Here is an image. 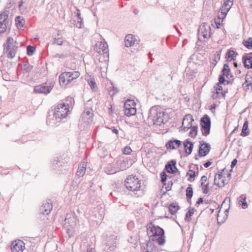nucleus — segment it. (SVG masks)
Listing matches in <instances>:
<instances>
[{"label":"nucleus","instance_id":"a878e982","mask_svg":"<svg viewBox=\"0 0 252 252\" xmlns=\"http://www.w3.org/2000/svg\"><path fill=\"white\" fill-rule=\"evenodd\" d=\"M76 225V222L75 218H72L69 220H64L63 223V228H66L70 226L71 228H74Z\"/></svg>","mask_w":252,"mask_h":252},{"label":"nucleus","instance_id":"58836bf2","mask_svg":"<svg viewBox=\"0 0 252 252\" xmlns=\"http://www.w3.org/2000/svg\"><path fill=\"white\" fill-rule=\"evenodd\" d=\"M88 83L92 90L94 91H95L97 88L94 78L90 76V78L88 79Z\"/></svg>","mask_w":252,"mask_h":252},{"label":"nucleus","instance_id":"c85d7f7f","mask_svg":"<svg viewBox=\"0 0 252 252\" xmlns=\"http://www.w3.org/2000/svg\"><path fill=\"white\" fill-rule=\"evenodd\" d=\"M179 209L180 207L176 203H172L168 206L169 212L172 215H175Z\"/></svg>","mask_w":252,"mask_h":252},{"label":"nucleus","instance_id":"603ef678","mask_svg":"<svg viewBox=\"0 0 252 252\" xmlns=\"http://www.w3.org/2000/svg\"><path fill=\"white\" fill-rule=\"evenodd\" d=\"M200 187L202 188V192L204 194H207L209 191V184L201 183Z\"/></svg>","mask_w":252,"mask_h":252},{"label":"nucleus","instance_id":"b1692460","mask_svg":"<svg viewBox=\"0 0 252 252\" xmlns=\"http://www.w3.org/2000/svg\"><path fill=\"white\" fill-rule=\"evenodd\" d=\"M110 240H112V242L107 241L106 244L107 246H109L108 249L110 251H113L115 249L116 247V237L114 235L111 236L110 237Z\"/></svg>","mask_w":252,"mask_h":252},{"label":"nucleus","instance_id":"5701e85b","mask_svg":"<svg viewBox=\"0 0 252 252\" xmlns=\"http://www.w3.org/2000/svg\"><path fill=\"white\" fill-rule=\"evenodd\" d=\"M118 171V168H115V165L114 164H108L105 168V172L107 174H113Z\"/></svg>","mask_w":252,"mask_h":252},{"label":"nucleus","instance_id":"4468645a","mask_svg":"<svg viewBox=\"0 0 252 252\" xmlns=\"http://www.w3.org/2000/svg\"><path fill=\"white\" fill-rule=\"evenodd\" d=\"M176 161L174 159L171 160L165 165V169L170 174H175L178 172V170L176 166ZM179 173L180 172H179Z\"/></svg>","mask_w":252,"mask_h":252},{"label":"nucleus","instance_id":"4c0bfd02","mask_svg":"<svg viewBox=\"0 0 252 252\" xmlns=\"http://www.w3.org/2000/svg\"><path fill=\"white\" fill-rule=\"evenodd\" d=\"M136 113V109L134 107H132V108H126V110H125V114L127 117L135 115Z\"/></svg>","mask_w":252,"mask_h":252},{"label":"nucleus","instance_id":"393cba45","mask_svg":"<svg viewBox=\"0 0 252 252\" xmlns=\"http://www.w3.org/2000/svg\"><path fill=\"white\" fill-rule=\"evenodd\" d=\"M51 211L46 210V209H43V208H39L38 217L40 219L45 220V218L49 215Z\"/></svg>","mask_w":252,"mask_h":252},{"label":"nucleus","instance_id":"f8f14e48","mask_svg":"<svg viewBox=\"0 0 252 252\" xmlns=\"http://www.w3.org/2000/svg\"><path fill=\"white\" fill-rule=\"evenodd\" d=\"M211 150L210 145L203 141H199L198 150V156L199 157H205L207 155Z\"/></svg>","mask_w":252,"mask_h":252},{"label":"nucleus","instance_id":"9d476101","mask_svg":"<svg viewBox=\"0 0 252 252\" xmlns=\"http://www.w3.org/2000/svg\"><path fill=\"white\" fill-rule=\"evenodd\" d=\"M198 35H201L204 38L211 37V27L208 23H203L198 29Z\"/></svg>","mask_w":252,"mask_h":252},{"label":"nucleus","instance_id":"2eb2a0df","mask_svg":"<svg viewBox=\"0 0 252 252\" xmlns=\"http://www.w3.org/2000/svg\"><path fill=\"white\" fill-rule=\"evenodd\" d=\"M182 142L180 140L172 138L166 142L165 147L167 149L174 150L179 148Z\"/></svg>","mask_w":252,"mask_h":252},{"label":"nucleus","instance_id":"e433bc0d","mask_svg":"<svg viewBox=\"0 0 252 252\" xmlns=\"http://www.w3.org/2000/svg\"><path fill=\"white\" fill-rule=\"evenodd\" d=\"M194 208L189 207V210L186 213L185 218V220L187 222H189L191 220V217L194 214L195 211Z\"/></svg>","mask_w":252,"mask_h":252},{"label":"nucleus","instance_id":"6e6552de","mask_svg":"<svg viewBox=\"0 0 252 252\" xmlns=\"http://www.w3.org/2000/svg\"><path fill=\"white\" fill-rule=\"evenodd\" d=\"M8 14L4 11L0 14V33H3L7 29L10 30L12 21L8 19Z\"/></svg>","mask_w":252,"mask_h":252},{"label":"nucleus","instance_id":"a18cd8bd","mask_svg":"<svg viewBox=\"0 0 252 252\" xmlns=\"http://www.w3.org/2000/svg\"><path fill=\"white\" fill-rule=\"evenodd\" d=\"M221 53V50H220L219 51H217L216 53L215 54V58L213 62H212V64H214V67L216 66L218 61L220 60Z\"/></svg>","mask_w":252,"mask_h":252},{"label":"nucleus","instance_id":"1a4fd4ad","mask_svg":"<svg viewBox=\"0 0 252 252\" xmlns=\"http://www.w3.org/2000/svg\"><path fill=\"white\" fill-rule=\"evenodd\" d=\"M51 167L53 170L59 171L66 170L67 165L63 160H59L58 158H55L51 161Z\"/></svg>","mask_w":252,"mask_h":252},{"label":"nucleus","instance_id":"39448f33","mask_svg":"<svg viewBox=\"0 0 252 252\" xmlns=\"http://www.w3.org/2000/svg\"><path fill=\"white\" fill-rule=\"evenodd\" d=\"M68 108L69 105L67 104H65L64 102L59 104L54 108V118L56 120L58 119L61 120L62 119L65 118L68 111Z\"/></svg>","mask_w":252,"mask_h":252},{"label":"nucleus","instance_id":"052dcab7","mask_svg":"<svg viewBox=\"0 0 252 252\" xmlns=\"http://www.w3.org/2000/svg\"><path fill=\"white\" fill-rule=\"evenodd\" d=\"M225 82H226L225 79V76L222 74L219 75V82L217 83H219V84H223Z\"/></svg>","mask_w":252,"mask_h":252},{"label":"nucleus","instance_id":"3c124183","mask_svg":"<svg viewBox=\"0 0 252 252\" xmlns=\"http://www.w3.org/2000/svg\"><path fill=\"white\" fill-rule=\"evenodd\" d=\"M160 178H161L160 181H161V183L163 185H165L166 180H167V175L166 172L164 171L161 172V173L160 174Z\"/></svg>","mask_w":252,"mask_h":252},{"label":"nucleus","instance_id":"49530a36","mask_svg":"<svg viewBox=\"0 0 252 252\" xmlns=\"http://www.w3.org/2000/svg\"><path fill=\"white\" fill-rule=\"evenodd\" d=\"M74 22L76 23L75 25L78 28H82L84 27L83 25V18L81 17H79V18H76V19L74 20Z\"/></svg>","mask_w":252,"mask_h":252},{"label":"nucleus","instance_id":"e2e57ef3","mask_svg":"<svg viewBox=\"0 0 252 252\" xmlns=\"http://www.w3.org/2000/svg\"><path fill=\"white\" fill-rule=\"evenodd\" d=\"M221 95L220 93V92H214L212 95V97L213 99L219 98Z\"/></svg>","mask_w":252,"mask_h":252},{"label":"nucleus","instance_id":"473e14b6","mask_svg":"<svg viewBox=\"0 0 252 252\" xmlns=\"http://www.w3.org/2000/svg\"><path fill=\"white\" fill-rule=\"evenodd\" d=\"M249 122L248 121H246L243 126L242 131L241 133V135L242 136H246L249 134V130L248 128Z\"/></svg>","mask_w":252,"mask_h":252},{"label":"nucleus","instance_id":"bb28decb","mask_svg":"<svg viewBox=\"0 0 252 252\" xmlns=\"http://www.w3.org/2000/svg\"><path fill=\"white\" fill-rule=\"evenodd\" d=\"M230 69L229 68V66L228 63H225L223 65V68L221 71L222 73V75L226 76V77H232L233 75L230 73Z\"/></svg>","mask_w":252,"mask_h":252},{"label":"nucleus","instance_id":"bf43d9fd","mask_svg":"<svg viewBox=\"0 0 252 252\" xmlns=\"http://www.w3.org/2000/svg\"><path fill=\"white\" fill-rule=\"evenodd\" d=\"M15 22L18 27H23V24L20 20V16H18L15 18Z\"/></svg>","mask_w":252,"mask_h":252},{"label":"nucleus","instance_id":"f3484780","mask_svg":"<svg viewBox=\"0 0 252 252\" xmlns=\"http://www.w3.org/2000/svg\"><path fill=\"white\" fill-rule=\"evenodd\" d=\"M143 247L145 250V252H160L158 247L150 241L143 245Z\"/></svg>","mask_w":252,"mask_h":252},{"label":"nucleus","instance_id":"f704fd0d","mask_svg":"<svg viewBox=\"0 0 252 252\" xmlns=\"http://www.w3.org/2000/svg\"><path fill=\"white\" fill-rule=\"evenodd\" d=\"M40 208H43V209H46V210L52 211L53 209V205L50 200H45L43 202Z\"/></svg>","mask_w":252,"mask_h":252},{"label":"nucleus","instance_id":"7ed1b4c3","mask_svg":"<svg viewBox=\"0 0 252 252\" xmlns=\"http://www.w3.org/2000/svg\"><path fill=\"white\" fill-rule=\"evenodd\" d=\"M149 117L153 118L154 124L161 126L168 121V114L163 111H158L156 108L152 107L149 111Z\"/></svg>","mask_w":252,"mask_h":252},{"label":"nucleus","instance_id":"c756f323","mask_svg":"<svg viewBox=\"0 0 252 252\" xmlns=\"http://www.w3.org/2000/svg\"><path fill=\"white\" fill-rule=\"evenodd\" d=\"M118 170L119 171H124L128 168V161L127 159H123L120 160Z\"/></svg>","mask_w":252,"mask_h":252},{"label":"nucleus","instance_id":"338daca9","mask_svg":"<svg viewBox=\"0 0 252 252\" xmlns=\"http://www.w3.org/2000/svg\"><path fill=\"white\" fill-rule=\"evenodd\" d=\"M221 84L217 83L216 86L214 87L215 90L216 92H220L222 91V87L220 86Z\"/></svg>","mask_w":252,"mask_h":252},{"label":"nucleus","instance_id":"a211bd4d","mask_svg":"<svg viewBox=\"0 0 252 252\" xmlns=\"http://www.w3.org/2000/svg\"><path fill=\"white\" fill-rule=\"evenodd\" d=\"M184 146L185 151L187 154V156L191 154L193 148V143L189 139H186L184 142Z\"/></svg>","mask_w":252,"mask_h":252},{"label":"nucleus","instance_id":"412c9836","mask_svg":"<svg viewBox=\"0 0 252 252\" xmlns=\"http://www.w3.org/2000/svg\"><path fill=\"white\" fill-rule=\"evenodd\" d=\"M135 39L134 36L132 34L126 35L125 38V46L127 47L132 46L134 44Z\"/></svg>","mask_w":252,"mask_h":252},{"label":"nucleus","instance_id":"a19ab883","mask_svg":"<svg viewBox=\"0 0 252 252\" xmlns=\"http://www.w3.org/2000/svg\"><path fill=\"white\" fill-rule=\"evenodd\" d=\"M240 201L241 202V207L243 209H245L248 208V204L246 202V196L245 194H242L240 196Z\"/></svg>","mask_w":252,"mask_h":252},{"label":"nucleus","instance_id":"6ab92c4d","mask_svg":"<svg viewBox=\"0 0 252 252\" xmlns=\"http://www.w3.org/2000/svg\"><path fill=\"white\" fill-rule=\"evenodd\" d=\"M242 61L244 66L247 69L252 68V56L250 55H243L242 57Z\"/></svg>","mask_w":252,"mask_h":252},{"label":"nucleus","instance_id":"9b49d317","mask_svg":"<svg viewBox=\"0 0 252 252\" xmlns=\"http://www.w3.org/2000/svg\"><path fill=\"white\" fill-rule=\"evenodd\" d=\"M194 121L192 116L191 114H187L184 117L182 125L181 126L182 130L184 132L187 131L192 126V123Z\"/></svg>","mask_w":252,"mask_h":252},{"label":"nucleus","instance_id":"cd10ccee","mask_svg":"<svg viewBox=\"0 0 252 252\" xmlns=\"http://www.w3.org/2000/svg\"><path fill=\"white\" fill-rule=\"evenodd\" d=\"M193 165H192V164L191 165H189V170L187 173L186 176H189V177L188 179V181L190 182H193L195 178V175L194 174V169H191V168L192 167Z\"/></svg>","mask_w":252,"mask_h":252},{"label":"nucleus","instance_id":"7c9ffc66","mask_svg":"<svg viewBox=\"0 0 252 252\" xmlns=\"http://www.w3.org/2000/svg\"><path fill=\"white\" fill-rule=\"evenodd\" d=\"M92 109L91 108L86 109L83 114V116L84 117H87V119L89 121H91L93 119V116L94 115L93 113H92Z\"/></svg>","mask_w":252,"mask_h":252},{"label":"nucleus","instance_id":"13d9d810","mask_svg":"<svg viewBox=\"0 0 252 252\" xmlns=\"http://www.w3.org/2000/svg\"><path fill=\"white\" fill-rule=\"evenodd\" d=\"M68 55L67 53L61 54L57 53V54L54 55L53 56V57L54 58H60V59H64L66 58L68 56Z\"/></svg>","mask_w":252,"mask_h":252},{"label":"nucleus","instance_id":"0eeeda50","mask_svg":"<svg viewBox=\"0 0 252 252\" xmlns=\"http://www.w3.org/2000/svg\"><path fill=\"white\" fill-rule=\"evenodd\" d=\"M200 129L202 135L207 136L210 133L211 121L210 117L205 114L200 120Z\"/></svg>","mask_w":252,"mask_h":252},{"label":"nucleus","instance_id":"f257e3e1","mask_svg":"<svg viewBox=\"0 0 252 252\" xmlns=\"http://www.w3.org/2000/svg\"><path fill=\"white\" fill-rule=\"evenodd\" d=\"M148 233L151 232L152 235L149 236L150 240L156 241L158 245H163L165 243L164 230L158 225H156L151 222L147 228Z\"/></svg>","mask_w":252,"mask_h":252},{"label":"nucleus","instance_id":"37998d69","mask_svg":"<svg viewBox=\"0 0 252 252\" xmlns=\"http://www.w3.org/2000/svg\"><path fill=\"white\" fill-rule=\"evenodd\" d=\"M99 49L102 50V53L103 54L108 53V45L106 42H101L99 45Z\"/></svg>","mask_w":252,"mask_h":252},{"label":"nucleus","instance_id":"680f3d73","mask_svg":"<svg viewBox=\"0 0 252 252\" xmlns=\"http://www.w3.org/2000/svg\"><path fill=\"white\" fill-rule=\"evenodd\" d=\"M131 151H132V150L131 149L130 147L129 146H126L123 150V153L124 154H125V155L129 154L131 152Z\"/></svg>","mask_w":252,"mask_h":252},{"label":"nucleus","instance_id":"79ce46f5","mask_svg":"<svg viewBox=\"0 0 252 252\" xmlns=\"http://www.w3.org/2000/svg\"><path fill=\"white\" fill-rule=\"evenodd\" d=\"M219 14L217 17V18H215V23L216 25V27L217 29H219L220 28V20H221V21H222L225 18H223L222 17V15H221V13L220 11H219Z\"/></svg>","mask_w":252,"mask_h":252},{"label":"nucleus","instance_id":"69168bd1","mask_svg":"<svg viewBox=\"0 0 252 252\" xmlns=\"http://www.w3.org/2000/svg\"><path fill=\"white\" fill-rule=\"evenodd\" d=\"M126 103L129 104L131 106L135 107L136 103L134 100L132 99H127L126 101Z\"/></svg>","mask_w":252,"mask_h":252},{"label":"nucleus","instance_id":"6e6d98bb","mask_svg":"<svg viewBox=\"0 0 252 252\" xmlns=\"http://www.w3.org/2000/svg\"><path fill=\"white\" fill-rule=\"evenodd\" d=\"M252 81H248V83H245L243 84V87L245 89L246 91H247L248 90H250L252 91Z\"/></svg>","mask_w":252,"mask_h":252},{"label":"nucleus","instance_id":"ea45409f","mask_svg":"<svg viewBox=\"0 0 252 252\" xmlns=\"http://www.w3.org/2000/svg\"><path fill=\"white\" fill-rule=\"evenodd\" d=\"M190 131L189 132V136L192 138H195L198 132V126L197 125L192 126L190 128Z\"/></svg>","mask_w":252,"mask_h":252},{"label":"nucleus","instance_id":"09e8293b","mask_svg":"<svg viewBox=\"0 0 252 252\" xmlns=\"http://www.w3.org/2000/svg\"><path fill=\"white\" fill-rule=\"evenodd\" d=\"M86 171V168L84 166H79L77 169L76 175L79 177H82Z\"/></svg>","mask_w":252,"mask_h":252},{"label":"nucleus","instance_id":"864d4df0","mask_svg":"<svg viewBox=\"0 0 252 252\" xmlns=\"http://www.w3.org/2000/svg\"><path fill=\"white\" fill-rule=\"evenodd\" d=\"M23 66L24 71L28 73L30 72L32 69L33 68V66L30 64L29 63H24Z\"/></svg>","mask_w":252,"mask_h":252},{"label":"nucleus","instance_id":"c9c22d12","mask_svg":"<svg viewBox=\"0 0 252 252\" xmlns=\"http://www.w3.org/2000/svg\"><path fill=\"white\" fill-rule=\"evenodd\" d=\"M193 189L191 185H189L188 187L186 189V198L187 200L191 199L193 196Z\"/></svg>","mask_w":252,"mask_h":252},{"label":"nucleus","instance_id":"4d7b16f0","mask_svg":"<svg viewBox=\"0 0 252 252\" xmlns=\"http://www.w3.org/2000/svg\"><path fill=\"white\" fill-rule=\"evenodd\" d=\"M248 81H252V71H248L246 79H245V83H248Z\"/></svg>","mask_w":252,"mask_h":252},{"label":"nucleus","instance_id":"774afa93","mask_svg":"<svg viewBox=\"0 0 252 252\" xmlns=\"http://www.w3.org/2000/svg\"><path fill=\"white\" fill-rule=\"evenodd\" d=\"M225 168L221 170V171L218 172V173L216 174L215 175L218 176V178L219 180H220L222 177V172L224 171Z\"/></svg>","mask_w":252,"mask_h":252},{"label":"nucleus","instance_id":"2f4dec72","mask_svg":"<svg viewBox=\"0 0 252 252\" xmlns=\"http://www.w3.org/2000/svg\"><path fill=\"white\" fill-rule=\"evenodd\" d=\"M234 54L236 55H238V54L235 53L233 50L230 49L228 50L225 55V58L229 62L235 60V56H234Z\"/></svg>","mask_w":252,"mask_h":252},{"label":"nucleus","instance_id":"c03bdc74","mask_svg":"<svg viewBox=\"0 0 252 252\" xmlns=\"http://www.w3.org/2000/svg\"><path fill=\"white\" fill-rule=\"evenodd\" d=\"M243 44L248 49H252V38L249 37L243 41Z\"/></svg>","mask_w":252,"mask_h":252},{"label":"nucleus","instance_id":"f03ea898","mask_svg":"<svg viewBox=\"0 0 252 252\" xmlns=\"http://www.w3.org/2000/svg\"><path fill=\"white\" fill-rule=\"evenodd\" d=\"M18 45L19 43L12 37H7L5 43L3 44V52L8 58L12 59L15 56Z\"/></svg>","mask_w":252,"mask_h":252},{"label":"nucleus","instance_id":"72a5a7b5","mask_svg":"<svg viewBox=\"0 0 252 252\" xmlns=\"http://www.w3.org/2000/svg\"><path fill=\"white\" fill-rule=\"evenodd\" d=\"M67 73H66V72H64L62 73H61L59 76V82L60 84L63 85H67L68 83H67Z\"/></svg>","mask_w":252,"mask_h":252},{"label":"nucleus","instance_id":"8fccbe9b","mask_svg":"<svg viewBox=\"0 0 252 252\" xmlns=\"http://www.w3.org/2000/svg\"><path fill=\"white\" fill-rule=\"evenodd\" d=\"M221 183H222V185H221L219 182H217L216 175H215L214 178V184L217 185L219 188L224 187L225 185L228 184V181H226L225 179H223L221 180Z\"/></svg>","mask_w":252,"mask_h":252},{"label":"nucleus","instance_id":"5fc2aeb1","mask_svg":"<svg viewBox=\"0 0 252 252\" xmlns=\"http://www.w3.org/2000/svg\"><path fill=\"white\" fill-rule=\"evenodd\" d=\"M63 43V39L62 37H55L54 38V41L53 42V44H57L58 45H62Z\"/></svg>","mask_w":252,"mask_h":252},{"label":"nucleus","instance_id":"423d86ee","mask_svg":"<svg viewBox=\"0 0 252 252\" xmlns=\"http://www.w3.org/2000/svg\"><path fill=\"white\" fill-rule=\"evenodd\" d=\"M55 82L48 81L34 87V92L36 94L47 95L50 93L54 86Z\"/></svg>","mask_w":252,"mask_h":252},{"label":"nucleus","instance_id":"de8ad7c7","mask_svg":"<svg viewBox=\"0 0 252 252\" xmlns=\"http://www.w3.org/2000/svg\"><path fill=\"white\" fill-rule=\"evenodd\" d=\"M35 51V48L32 45H28L27 47V54L28 56H32Z\"/></svg>","mask_w":252,"mask_h":252},{"label":"nucleus","instance_id":"aec40b11","mask_svg":"<svg viewBox=\"0 0 252 252\" xmlns=\"http://www.w3.org/2000/svg\"><path fill=\"white\" fill-rule=\"evenodd\" d=\"M230 208V203H229V207L228 208L226 209L224 211V215L223 216V219H220V210L219 211V213L218 214L217 216V223L219 225H221V224L223 223L225 221L227 220L228 216V212Z\"/></svg>","mask_w":252,"mask_h":252},{"label":"nucleus","instance_id":"20e7f679","mask_svg":"<svg viewBox=\"0 0 252 252\" xmlns=\"http://www.w3.org/2000/svg\"><path fill=\"white\" fill-rule=\"evenodd\" d=\"M125 186L130 191L139 190L141 187V180H139L136 176L129 175L125 181Z\"/></svg>","mask_w":252,"mask_h":252},{"label":"nucleus","instance_id":"dca6fc26","mask_svg":"<svg viewBox=\"0 0 252 252\" xmlns=\"http://www.w3.org/2000/svg\"><path fill=\"white\" fill-rule=\"evenodd\" d=\"M25 248V244L22 241L19 240L18 242L15 241L12 244V252H23Z\"/></svg>","mask_w":252,"mask_h":252},{"label":"nucleus","instance_id":"4be33fe9","mask_svg":"<svg viewBox=\"0 0 252 252\" xmlns=\"http://www.w3.org/2000/svg\"><path fill=\"white\" fill-rule=\"evenodd\" d=\"M66 73H67V83H69L71 82L72 81H73L74 79H76L78 78L80 75V73L79 71H73V72H66Z\"/></svg>","mask_w":252,"mask_h":252},{"label":"nucleus","instance_id":"ddd939ff","mask_svg":"<svg viewBox=\"0 0 252 252\" xmlns=\"http://www.w3.org/2000/svg\"><path fill=\"white\" fill-rule=\"evenodd\" d=\"M234 0H223V2L220 8L222 17L225 18L227 13L233 5Z\"/></svg>","mask_w":252,"mask_h":252},{"label":"nucleus","instance_id":"0e129e2a","mask_svg":"<svg viewBox=\"0 0 252 252\" xmlns=\"http://www.w3.org/2000/svg\"><path fill=\"white\" fill-rule=\"evenodd\" d=\"M192 165L193 166V169H195V170H194V174L195 175V177H196L199 174L198 165L195 164H192Z\"/></svg>","mask_w":252,"mask_h":252}]
</instances>
